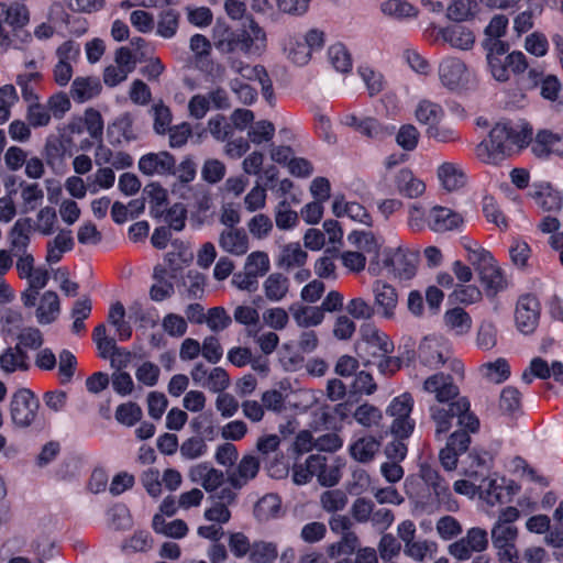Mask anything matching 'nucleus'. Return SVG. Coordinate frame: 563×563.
<instances>
[{"label":"nucleus","mask_w":563,"mask_h":563,"mask_svg":"<svg viewBox=\"0 0 563 563\" xmlns=\"http://www.w3.org/2000/svg\"><path fill=\"white\" fill-rule=\"evenodd\" d=\"M532 141V128L525 120H501L475 148L479 161L498 165Z\"/></svg>","instance_id":"nucleus-1"},{"label":"nucleus","mask_w":563,"mask_h":563,"mask_svg":"<svg viewBox=\"0 0 563 563\" xmlns=\"http://www.w3.org/2000/svg\"><path fill=\"white\" fill-rule=\"evenodd\" d=\"M189 476L192 482L201 484L207 492L211 493L214 499L213 505L206 509L205 518L219 525L227 523L231 518L228 507L234 503L236 492L224 483L223 472L205 462L192 467Z\"/></svg>","instance_id":"nucleus-2"},{"label":"nucleus","mask_w":563,"mask_h":563,"mask_svg":"<svg viewBox=\"0 0 563 563\" xmlns=\"http://www.w3.org/2000/svg\"><path fill=\"white\" fill-rule=\"evenodd\" d=\"M471 463L464 467L463 474L468 478L479 481L478 490L482 497L490 505L507 503L516 495L520 486L512 479L490 474V460H468Z\"/></svg>","instance_id":"nucleus-3"},{"label":"nucleus","mask_w":563,"mask_h":563,"mask_svg":"<svg viewBox=\"0 0 563 563\" xmlns=\"http://www.w3.org/2000/svg\"><path fill=\"white\" fill-rule=\"evenodd\" d=\"M413 399L409 393L393 399L386 409V415L394 420L390 426L395 439L386 445V457H406L407 444L404 442L413 431L415 422L410 419Z\"/></svg>","instance_id":"nucleus-4"},{"label":"nucleus","mask_w":563,"mask_h":563,"mask_svg":"<svg viewBox=\"0 0 563 563\" xmlns=\"http://www.w3.org/2000/svg\"><path fill=\"white\" fill-rule=\"evenodd\" d=\"M467 261L478 275L485 296L493 300L508 288V279L492 253L483 247L466 246Z\"/></svg>","instance_id":"nucleus-5"},{"label":"nucleus","mask_w":563,"mask_h":563,"mask_svg":"<svg viewBox=\"0 0 563 563\" xmlns=\"http://www.w3.org/2000/svg\"><path fill=\"white\" fill-rule=\"evenodd\" d=\"M430 413L435 423V437L446 433L452 427L453 418L459 419V423L475 431L479 424L478 419L470 412V401L465 397H460L449 404L435 405L430 408Z\"/></svg>","instance_id":"nucleus-6"},{"label":"nucleus","mask_w":563,"mask_h":563,"mask_svg":"<svg viewBox=\"0 0 563 563\" xmlns=\"http://www.w3.org/2000/svg\"><path fill=\"white\" fill-rule=\"evenodd\" d=\"M418 356L420 362L430 368H439L449 364L453 373L463 375L462 362L453 356L450 342L442 336H426L419 344Z\"/></svg>","instance_id":"nucleus-7"},{"label":"nucleus","mask_w":563,"mask_h":563,"mask_svg":"<svg viewBox=\"0 0 563 563\" xmlns=\"http://www.w3.org/2000/svg\"><path fill=\"white\" fill-rule=\"evenodd\" d=\"M328 460H299L292 465V481L297 485L307 484L313 476L323 486H333L339 482L340 468Z\"/></svg>","instance_id":"nucleus-8"},{"label":"nucleus","mask_w":563,"mask_h":563,"mask_svg":"<svg viewBox=\"0 0 563 563\" xmlns=\"http://www.w3.org/2000/svg\"><path fill=\"white\" fill-rule=\"evenodd\" d=\"M40 401L27 388L18 389L10 400V417L16 428L31 427L38 413Z\"/></svg>","instance_id":"nucleus-9"},{"label":"nucleus","mask_w":563,"mask_h":563,"mask_svg":"<svg viewBox=\"0 0 563 563\" xmlns=\"http://www.w3.org/2000/svg\"><path fill=\"white\" fill-rule=\"evenodd\" d=\"M55 55L57 63L53 67V78L58 86L64 87L73 77V64L80 56V45L71 40L66 41L56 48Z\"/></svg>","instance_id":"nucleus-10"},{"label":"nucleus","mask_w":563,"mask_h":563,"mask_svg":"<svg viewBox=\"0 0 563 563\" xmlns=\"http://www.w3.org/2000/svg\"><path fill=\"white\" fill-rule=\"evenodd\" d=\"M0 19L11 29L14 36L20 37V44H26L32 40V35L23 31L30 21L29 9L23 3L0 2Z\"/></svg>","instance_id":"nucleus-11"},{"label":"nucleus","mask_w":563,"mask_h":563,"mask_svg":"<svg viewBox=\"0 0 563 563\" xmlns=\"http://www.w3.org/2000/svg\"><path fill=\"white\" fill-rule=\"evenodd\" d=\"M488 545L486 530L482 528H471L466 536L449 545V553L460 561L468 560L474 552H482Z\"/></svg>","instance_id":"nucleus-12"},{"label":"nucleus","mask_w":563,"mask_h":563,"mask_svg":"<svg viewBox=\"0 0 563 563\" xmlns=\"http://www.w3.org/2000/svg\"><path fill=\"white\" fill-rule=\"evenodd\" d=\"M517 539V528L507 522H496L492 529V540L494 547L498 550V558L501 563H514L518 558L515 541Z\"/></svg>","instance_id":"nucleus-13"},{"label":"nucleus","mask_w":563,"mask_h":563,"mask_svg":"<svg viewBox=\"0 0 563 563\" xmlns=\"http://www.w3.org/2000/svg\"><path fill=\"white\" fill-rule=\"evenodd\" d=\"M466 64L455 57H448L439 65V77L443 86L451 90L466 87L471 81Z\"/></svg>","instance_id":"nucleus-14"},{"label":"nucleus","mask_w":563,"mask_h":563,"mask_svg":"<svg viewBox=\"0 0 563 563\" xmlns=\"http://www.w3.org/2000/svg\"><path fill=\"white\" fill-rule=\"evenodd\" d=\"M540 318V303L531 295L521 296L516 305L515 322L517 329L523 334H531L538 327Z\"/></svg>","instance_id":"nucleus-15"},{"label":"nucleus","mask_w":563,"mask_h":563,"mask_svg":"<svg viewBox=\"0 0 563 563\" xmlns=\"http://www.w3.org/2000/svg\"><path fill=\"white\" fill-rule=\"evenodd\" d=\"M374 307L378 316L384 319H393L398 306V291L390 284L376 279L372 285Z\"/></svg>","instance_id":"nucleus-16"},{"label":"nucleus","mask_w":563,"mask_h":563,"mask_svg":"<svg viewBox=\"0 0 563 563\" xmlns=\"http://www.w3.org/2000/svg\"><path fill=\"white\" fill-rule=\"evenodd\" d=\"M139 169L146 176L176 174V159L169 152L147 153L139 161Z\"/></svg>","instance_id":"nucleus-17"},{"label":"nucleus","mask_w":563,"mask_h":563,"mask_svg":"<svg viewBox=\"0 0 563 563\" xmlns=\"http://www.w3.org/2000/svg\"><path fill=\"white\" fill-rule=\"evenodd\" d=\"M224 462L225 460H221ZM227 477L224 483L229 485L234 492L240 489L246 482L253 478L260 468L258 460H228Z\"/></svg>","instance_id":"nucleus-18"},{"label":"nucleus","mask_w":563,"mask_h":563,"mask_svg":"<svg viewBox=\"0 0 563 563\" xmlns=\"http://www.w3.org/2000/svg\"><path fill=\"white\" fill-rule=\"evenodd\" d=\"M240 51L244 54H261L266 47V33L254 20L253 16L246 18L244 29L238 33Z\"/></svg>","instance_id":"nucleus-19"},{"label":"nucleus","mask_w":563,"mask_h":563,"mask_svg":"<svg viewBox=\"0 0 563 563\" xmlns=\"http://www.w3.org/2000/svg\"><path fill=\"white\" fill-rule=\"evenodd\" d=\"M422 389L429 394H433L435 399L441 404H449L459 396V387L453 383L450 375L437 373L429 376L422 385Z\"/></svg>","instance_id":"nucleus-20"},{"label":"nucleus","mask_w":563,"mask_h":563,"mask_svg":"<svg viewBox=\"0 0 563 563\" xmlns=\"http://www.w3.org/2000/svg\"><path fill=\"white\" fill-rule=\"evenodd\" d=\"M462 223L463 218L460 213L441 206H434L427 216V224L434 232L451 231Z\"/></svg>","instance_id":"nucleus-21"},{"label":"nucleus","mask_w":563,"mask_h":563,"mask_svg":"<svg viewBox=\"0 0 563 563\" xmlns=\"http://www.w3.org/2000/svg\"><path fill=\"white\" fill-rule=\"evenodd\" d=\"M438 37L451 47L467 51L475 43L474 33L464 25L453 24L438 30Z\"/></svg>","instance_id":"nucleus-22"},{"label":"nucleus","mask_w":563,"mask_h":563,"mask_svg":"<svg viewBox=\"0 0 563 563\" xmlns=\"http://www.w3.org/2000/svg\"><path fill=\"white\" fill-rule=\"evenodd\" d=\"M134 118L130 112L120 114L115 120L108 125L107 134L109 142L112 145H119L123 141L132 142L137 139L133 128Z\"/></svg>","instance_id":"nucleus-23"},{"label":"nucleus","mask_w":563,"mask_h":563,"mask_svg":"<svg viewBox=\"0 0 563 563\" xmlns=\"http://www.w3.org/2000/svg\"><path fill=\"white\" fill-rule=\"evenodd\" d=\"M307 258L308 253L299 243H289L280 249L276 257V265L278 268L289 272L295 268L303 267Z\"/></svg>","instance_id":"nucleus-24"},{"label":"nucleus","mask_w":563,"mask_h":563,"mask_svg":"<svg viewBox=\"0 0 563 563\" xmlns=\"http://www.w3.org/2000/svg\"><path fill=\"white\" fill-rule=\"evenodd\" d=\"M219 245L227 253L242 256L249 251V238L243 229H225L219 235Z\"/></svg>","instance_id":"nucleus-25"},{"label":"nucleus","mask_w":563,"mask_h":563,"mask_svg":"<svg viewBox=\"0 0 563 563\" xmlns=\"http://www.w3.org/2000/svg\"><path fill=\"white\" fill-rule=\"evenodd\" d=\"M102 90L98 77H76L70 87V96L74 101L82 103L97 97Z\"/></svg>","instance_id":"nucleus-26"},{"label":"nucleus","mask_w":563,"mask_h":563,"mask_svg":"<svg viewBox=\"0 0 563 563\" xmlns=\"http://www.w3.org/2000/svg\"><path fill=\"white\" fill-rule=\"evenodd\" d=\"M262 287L264 296L268 301L279 302L287 297L290 282L283 273H272L263 282Z\"/></svg>","instance_id":"nucleus-27"},{"label":"nucleus","mask_w":563,"mask_h":563,"mask_svg":"<svg viewBox=\"0 0 563 563\" xmlns=\"http://www.w3.org/2000/svg\"><path fill=\"white\" fill-rule=\"evenodd\" d=\"M420 475L424 483L429 485L437 497L439 504H448L451 496L449 484L442 479L438 472L427 462L420 465Z\"/></svg>","instance_id":"nucleus-28"},{"label":"nucleus","mask_w":563,"mask_h":563,"mask_svg":"<svg viewBox=\"0 0 563 563\" xmlns=\"http://www.w3.org/2000/svg\"><path fill=\"white\" fill-rule=\"evenodd\" d=\"M395 185L398 192L407 198H417L426 190L424 183L415 177L413 173L408 168H402L397 173Z\"/></svg>","instance_id":"nucleus-29"},{"label":"nucleus","mask_w":563,"mask_h":563,"mask_svg":"<svg viewBox=\"0 0 563 563\" xmlns=\"http://www.w3.org/2000/svg\"><path fill=\"white\" fill-rule=\"evenodd\" d=\"M530 196L543 211H558L562 208L560 194L549 184L534 185Z\"/></svg>","instance_id":"nucleus-30"},{"label":"nucleus","mask_w":563,"mask_h":563,"mask_svg":"<svg viewBox=\"0 0 563 563\" xmlns=\"http://www.w3.org/2000/svg\"><path fill=\"white\" fill-rule=\"evenodd\" d=\"M152 528L156 533L170 539H183L187 536L189 530L187 523L184 520H167L161 515H154L152 520Z\"/></svg>","instance_id":"nucleus-31"},{"label":"nucleus","mask_w":563,"mask_h":563,"mask_svg":"<svg viewBox=\"0 0 563 563\" xmlns=\"http://www.w3.org/2000/svg\"><path fill=\"white\" fill-rule=\"evenodd\" d=\"M438 179L446 191L462 188L466 183L464 172L453 163H443L438 167Z\"/></svg>","instance_id":"nucleus-32"},{"label":"nucleus","mask_w":563,"mask_h":563,"mask_svg":"<svg viewBox=\"0 0 563 563\" xmlns=\"http://www.w3.org/2000/svg\"><path fill=\"white\" fill-rule=\"evenodd\" d=\"M384 266L390 274L401 279L411 278L416 272V267L410 258L399 250L384 261Z\"/></svg>","instance_id":"nucleus-33"},{"label":"nucleus","mask_w":563,"mask_h":563,"mask_svg":"<svg viewBox=\"0 0 563 563\" xmlns=\"http://www.w3.org/2000/svg\"><path fill=\"white\" fill-rule=\"evenodd\" d=\"M59 314V298L53 290L45 291L36 309V318L41 324L52 323Z\"/></svg>","instance_id":"nucleus-34"},{"label":"nucleus","mask_w":563,"mask_h":563,"mask_svg":"<svg viewBox=\"0 0 563 563\" xmlns=\"http://www.w3.org/2000/svg\"><path fill=\"white\" fill-rule=\"evenodd\" d=\"M445 327L455 335H464L472 328V318L463 308L455 307L448 310L443 316Z\"/></svg>","instance_id":"nucleus-35"},{"label":"nucleus","mask_w":563,"mask_h":563,"mask_svg":"<svg viewBox=\"0 0 563 563\" xmlns=\"http://www.w3.org/2000/svg\"><path fill=\"white\" fill-rule=\"evenodd\" d=\"M27 360V354L20 347V345H15L14 347H8L3 353H1L0 366L5 373L27 371L30 367Z\"/></svg>","instance_id":"nucleus-36"},{"label":"nucleus","mask_w":563,"mask_h":563,"mask_svg":"<svg viewBox=\"0 0 563 563\" xmlns=\"http://www.w3.org/2000/svg\"><path fill=\"white\" fill-rule=\"evenodd\" d=\"M289 311L291 312L296 323L302 328L318 325L323 321L324 318V314L319 307L292 303L289 307Z\"/></svg>","instance_id":"nucleus-37"},{"label":"nucleus","mask_w":563,"mask_h":563,"mask_svg":"<svg viewBox=\"0 0 563 563\" xmlns=\"http://www.w3.org/2000/svg\"><path fill=\"white\" fill-rule=\"evenodd\" d=\"M282 514V500L276 494L263 496L255 505L254 515L260 521L278 518Z\"/></svg>","instance_id":"nucleus-38"},{"label":"nucleus","mask_w":563,"mask_h":563,"mask_svg":"<svg viewBox=\"0 0 563 563\" xmlns=\"http://www.w3.org/2000/svg\"><path fill=\"white\" fill-rule=\"evenodd\" d=\"M363 340L374 347H377L385 356L394 351V343L389 336L373 324H365L361 328Z\"/></svg>","instance_id":"nucleus-39"},{"label":"nucleus","mask_w":563,"mask_h":563,"mask_svg":"<svg viewBox=\"0 0 563 563\" xmlns=\"http://www.w3.org/2000/svg\"><path fill=\"white\" fill-rule=\"evenodd\" d=\"M284 52L294 64L299 66L306 65L311 58V48L291 35L285 38Z\"/></svg>","instance_id":"nucleus-40"},{"label":"nucleus","mask_w":563,"mask_h":563,"mask_svg":"<svg viewBox=\"0 0 563 563\" xmlns=\"http://www.w3.org/2000/svg\"><path fill=\"white\" fill-rule=\"evenodd\" d=\"M563 142V136L549 130H541L537 133L532 152L538 157H548L555 151V145Z\"/></svg>","instance_id":"nucleus-41"},{"label":"nucleus","mask_w":563,"mask_h":563,"mask_svg":"<svg viewBox=\"0 0 563 563\" xmlns=\"http://www.w3.org/2000/svg\"><path fill=\"white\" fill-rule=\"evenodd\" d=\"M471 437L466 431H455L448 439L445 448H442L439 457H457L465 453L470 446Z\"/></svg>","instance_id":"nucleus-42"},{"label":"nucleus","mask_w":563,"mask_h":563,"mask_svg":"<svg viewBox=\"0 0 563 563\" xmlns=\"http://www.w3.org/2000/svg\"><path fill=\"white\" fill-rule=\"evenodd\" d=\"M31 219L18 220L10 231L11 252L14 256L26 253L30 243V236L26 228L30 225Z\"/></svg>","instance_id":"nucleus-43"},{"label":"nucleus","mask_w":563,"mask_h":563,"mask_svg":"<svg viewBox=\"0 0 563 563\" xmlns=\"http://www.w3.org/2000/svg\"><path fill=\"white\" fill-rule=\"evenodd\" d=\"M443 117L444 111L442 107L429 100L420 101L416 109L417 120L422 124H427L428 126L440 123Z\"/></svg>","instance_id":"nucleus-44"},{"label":"nucleus","mask_w":563,"mask_h":563,"mask_svg":"<svg viewBox=\"0 0 563 563\" xmlns=\"http://www.w3.org/2000/svg\"><path fill=\"white\" fill-rule=\"evenodd\" d=\"M25 119L34 129L47 126L51 122L52 115L46 104L41 103L38 99L33 102H27Z\"/></svg>","instance_id":"nucleus-45"},{"label":"nucleus","mask_w":563,"mask_h":563,"mask_svg":"<svg viewBox=\"0 0 563 563\" xmlns=\"http://www.w3.org/2000/svg\"><path fill=\"white\" fill-rule=\"evenodd\" d=\"M481 373L489 382L500 384L510 376V367L507 360L499 357L495 362L483 364Z\"/></svg>","instance_id":"nucleus-46"},{"label":"nucleus","mask_w":563,"mask_h":563,"mask_svg":"<svg viewBox=\"0 0 563 563\" xmlns=\"http://www.w3.org/2000/svg\"><path fill=\"white\" fill-rule=\"evenodd\" d=\"M180 15L175 10L162 11L158 15L156 34L164 38H172L178 30Z\"/></svg>","instance_id":"nucleus-47"},{"label":"nucleus","mask_w":563,"mask_h":563,"mask_svg":"<svg viewBox=\"0 0 563 563\" xmlns=\"http://www.w3.org/2000/svg\"><path fill=\"white\" fill-rule=\"evenodd\" d=\"M22 212L34 211L44 198V191L38 184H21Z\"/></svg>","instance_id":"nucleus-48"},{"label":"nucleus","mask_w":563,"mask_h":563,"mask_svg":"<svg viewBox=\"0 0 563 563\" xmlns=\"http://www.w3.org/2000/svg\"><path fill=\"white\" fill-rule=\"evenodd\" d=\"M328 56L332 66L340 73H349L352 68V59L347 48L336 43L329 47Z\"/></svg>","instance_id":"nucleus-49"},{"label":"nucleus","mask_w":563,"mask_h":563,"mask_svg":"<svg viewBox=\"0 0 563 563\" xmlns=\"http://www.w3.org/2000/svg\"><path fill=\"white\" fill-rule=\"evenodd\" d=\"M154 124L153 129L157 134H165L170 128L172 123V111L162 100L154 103L151 108Z\"/></svg>","instance_id":"nucleus-50"},{"label":"nucleus","mask_w":563,"mask_h":563,"mask_svg":"<svg viewBox=\"0 0 563 563\" xmlns=\"http://www.w3.org/2000/svg\"><path fill=\"white\" fill-rule=\"evenodd\" d=\"M483 294L484 291H482L475 285L460 284L455 286L451 297L454 299V301L468 306L481 302L483 299Z\"/></svg>","instance_id":"nucleus-51"},{"label":"nucleus","mask_w":563,"mask_h":563,"mask_svg":"<svg viewBox=\"0 0 563 563\" xmlns=\"http://www.w3.org/2000/svg\"><path fill=\"white\" fill-rule=\"evenodd\" d=\"M345 309L356 320H369L377 314L374 305L363 297L351 299Z\"/></svg>","instance_id":"nucleus-52"},{"label":"nucleus","mask_w":563,"mask_h":563,"mask_svg":"<svg viewBox=\"0 0 563 563\" xmlns=\"http://www.w3.org/2000/svg\"><path fill=\"white\" fill-rule=\"evenodd\" d=\"M143 417L142 408L136 402H125L117 407L115 419L119 423L132 427Z\"/></svg>","instance_id":"nucleus-53"},{"label":"nucleus","mask_w":563,"mask_h":563,"mask_svg":"<svg viewBox=\"0 0 563 563\" xmlns=\"http://www.w3.org/2000/svg\"><path fill=\"white\" fill-rule=\"evenodd\" d=\"M395 131V126H384L374 118L362 120L358 125V132L367 137L383 140L390 136Z\"/></svg>","instance_id":"nucleus-54"},{"label":"nucleus","mask_w":563,"mask_h":563,"mask_svg":"<svg viewBox=\"0 0 563 563\" xmlns=\"http://www.w3.org/2000/svg\"><path fill=\"white\" fill-rule=\"evenodd\" d=\"M278 555L277 547L273 542H254L251 548L250 560L253 563H269Z\"/></svg>","instance_id":"nucleus-55"},{"label":"nucleus","mask_w":563,"mask_h":563,"mask_svg":"<svg viewBox=\"0 0 563 563\" xmlns=\"http://www.w3.org/2000/svg\"><path fill=\"white\" fill-rule=\"evenodd\" d=\"M385 15L394 19H404L416 15L415 8L405 0H386L380 4Z\"/></svg>","instance_id":"nucleus-56"},{"label":"nucleus","mask_w":563,"mask_h":563,"mask_svg":"<svg viewBox=\"0 0 563 563\" xmlns=\"http://www.w3.org/2000/svg\"><path fill=\"white\" fill-rule=\"evenodd\" d=\"M358 547V538L354 532L342 534L341 540L328 547V554L330 558H336L342 554L351 555Z\"/></svg>","instance_id":"nucleus-57"},{"label":"nucleus","mask_w":563,"mask_h":563,"mask_svg":"<svg viewBox=\"0 0 563 563\" xmlns=\"http://www.w3.org/2000/svg\"><path fill=\"white\" fill-rule=\"evenodd\" d=\"M476 3L474 0H453L446 9L448 19L462 22L473 16Z\"/></svg>","instance_id":"nucleus-58"},{"label":"nucleus","mask_w":563,"mask_h":563,"mask_svg":"<svg viewBox=\"0 0 563 563\" xmlns=\"http://www.w3.org/2000/svg\"><path fill=\"white\" fill-rule=\"evenodd\" d=\"M271 268L268 255L265 252L256 251L251 253L245 261L244 269L252 273L256 278L264 276Z\"/></svg>","instance_id":"nucleus-59"},{"label":"nucleus","mask_w":563,"mask_h":563,"mask_svg":"<svg viewBox=\"0 0 563 563\" xmlns=\"http://www.w3.org/2000/svg\"><path fill=\"white\" fill-rule=\"evenodd\" d=\"M214 46L219 52L223 54H230L235 51H240L238 32H234L228 27L218 32L214 37Z\"/></svg>","instance_id":"nucleus-60"},{"label":"nucleus","mask_w":563,"mask_h":563,"mask_svg":"<svg viewBox=\"0 0 563 563\" xmlns=\"http://www.w3.org/2000/svg\"><path fill=\"white\" fill-rule=\"evenodd\" d=\"M108 520L112 528L117 530L128 529L132 525L130 511L123 504H115L109 508Z\"/></svg>","instance_id":"nucleus-61"},{"label":"nucleus","mask_w":563,"mask_h":563,"mask_svg":"<svg viewBox=\"0 0 563 563\" xmlns=\"http://www.w3.org/2000/svg\"><path fill=\"white\" fill-rule=\"evenodd\" d=\"M379 450V442L373 437L360 438L350 446L352 457H374Z\"/></svg>","instance_id":"nucleus-62"},{"label":"nucleus","mask_w":563,"mask_h":563,"mask_svg":"<svg viewBox=\"0 0 563 563\" xmlns=\"http://www.w3.org/2000/svg\"><path fill=\"white\" fill-rule=\"evenodd\" d=\"M205 322L211 331L220 332L232 323V319L223 307H214L208 310Z\"/></svg>","instance_id":"nucleus-63"},{"label":"nucleus","mask_w":563,"mask_h":563,"mask_svg":"<svg viewBox=\"0 0 563 563\" xmlns=\"http://www.w3.org/2000/svg\"><path fill=\"white\" fill-rule=\"evenodd\" d=\"M354 418L364 427H373L378 424L383 415L377 407L371 404H363L356 408Z\"/></svg>","instance_id":"nucleus-64"}]
</instances>
